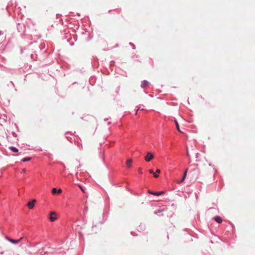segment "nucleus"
<instances>
[{
    "mask_svg": "<svg viewBox=\"0 0 255 255\" xmlns=\"http://www.w3.org/2000/svg\"><path fill=\"white\" fill-rule=\"evenodd\" d=\"M57 219L56 213L55 212L50 213L49 220L51 222H54Z\"/></svg>",
    "mask_w": 255,
    "mask_h": 255,
    "instance_id": "f03ea898",
    "label": "nucleus"
},
{
    "mask_svg": "<svg viewBox=\"0 0 255 255\" xmlns=\"http://www.w3.org/2000/svg\"><path fill=\"white\" fill-rule=\"evenodd\" d=\"M214 219L216 222L218 223H221L222 222V219L219 216H216L214 218Z\"/></svg>",
    "mask_w": 255,
    "mask_h": 255,
    "instance_id": "0eeeda50",
    "label": "nucleus"
},
{
    "mask_svg": "<svg viewBox=\"0 0 255 255\" xmlns=\"http://www.w3.org/2000/svg\"><path fill=\"white\" fill-rule=\"evenodd\" d=\"M67 42H69V39H67Z\"/></svg>",
    "mask_w": 255,
    "mask_h": 255,
    "instance_id": "c85d7f7f",
    "label": "nucleus"
},
{
    "mask_svg": "<svg viewBox=\"0 0 255 255\" xmlns=\"http://www.w3.org/2000/svg\"><path fill=\"white\" fill-rule=\"evenodd\" d=\"M22 172H25L26 169H23L22 170Z\"/></svg>",
    "mask_w": 255,
    "mask_h": 255,
    "instance_id": "a878e982",
    "label": "nucleus"
},
{
    "mask_svg": "<svg viewBox=\"0 0 255 255\" xmlns=\"http://www.w3.org/2000/svg\"><path fill=\"white\" fill-rule=\"evenodd\" d=\"M3 34V32L1 30H0V36L2 35Z\"/></svg>",
    "mask_w": 255,
    "mask_h": 255,
    "instance_id": "b1692460",
    "label": "nucleus"
},
{
    "mask_svg": "<svg viewBox=\"0 0 255 255\" xmlns=\"http://www.w3.org/2000/svg\"><path fill=\"white\" fill-rule=\"evenodd\" d=\"M149 83L148 81L144 80L141 82L140 86L142 88H144L146 86L149 85Z\"/></svg>",
    "mask_w": 255,
    "mask_h": 255,
    "instance_id": "20e7f679",
    "label": "nucleus"
},
{
    "mask_svg": "<svg viewBox=\"0 0 255 255\" xmlns=\"http://www.w3.org/2000/svg\"><path fill=\"white\" fill-rule=\"evenodd\" d=\"M120 86H118V87H117V88L116 89V91H115L116 93L117 94H118V95L119 94V91H120Z\"/></svg>",
    "mask_w": 255,
    "mask_h": 255,
    "instance_id": "f3484780",
    "label": "nucleus"
},
{
    "mask_svg": "<svg viewBox=\"0 0 255 255\" xmlns=\"http://www.w3.org/2000/svg\"><path fill=\"white\" fill-rule=\"evenodd\" d=\"M11 82V84L13 85V82Z\"/></svg>",
    "mask_w": 255,
    "mask_h": 255,
    "instance_id": "c756f323",
    "label": "nucleus"
},
{
    "mask_svg": "<svg viewBox=\"0 0 255 255\" xmlns=\"http://www.w3.org/2000/svg\"><path fill=\"white\" fill-rule=\"evenodd\" d=\"M77 85V86H78L79 87H80V85L79 84V83H78V82H74L73 83H72L71 85H70V86H69V88H72V87H73L74 85Z\"/></svg>",
    "mask_w": 255,
    "mask_h": 255,
    "instance_id": "4468645a",
    "label": "nucleus"
},
{
    "mask_svg": "<svg viewBox=\"0 0 255 255\" xmlns=\"http://www.w3.org/2000/svg\"><path fill=\"white\" fill-rule=\"evenodd\" d=\"M132 160L131 159H128L126 162V165L128 167H130L131 165Z\"/></svg>",
    "mask_w": 255,
    "mask_h": 255,
    "instance_id": "6e6552de",
    "label": "nucleus"
},
{
    "mask_svg": "<svg viewBox=\"0 0 255 255\" xmlns=\"http://www.w3.org/2000/svg\"><path fill=\"white\" fill-rule=\"evenodd\" d=\"M154 157L153 155L150 152H147V155L145 156V160L147 162L150 161Z\"/></svg>",
    "mask_w": 255,
    "mask_h": 255,
    "instance_id": "f257e3e1",
    "label": "nucleus"
},
{
    "mask_svg": "<svg viewBox=\"0 0 255 255\" xmlns=\"http://www.w3.org/2000/svg\"><path fill=\"white\" fill-rule=\"evenodd\" d=\"M175 124H176V128H177V130L181 133H183L180 129L179 128V125H178V123H177V122L176 121H175Z\"/></svg>",
    "mask_w": 255,
    "mask_h": 255,
    "instance_id": "2eb2a0df",
    "label": "nucleus"
},
{
    "mask_svg": "<svg viewBox=\"0 0 255 255\" xmlns=\"http://www.w3.org/2000/svg\"><path fill=\"white\" fill-rule=\"evenodd\" d=\"M36 202V200L35 199L32 200L30 202H28L27 207L29 209H32L35 205V203Z\"/></svg>",
    "mask_w": 255,
    "mask_h": 255,
    "instance_id": "7ed1b4c3",
    "label": "nucleus"
},
{
    "mask_svg": "<svg viewBox=\"0 0 255 255\" xmlns=\"http://www.w3.org/2000/svg\"><path fill=\"white\" fill-rule=\"evenodd\" d=\"M148 193L150 194H152V195H153V193H154V192H153V191H151L150 190H148Z\"/></svg>",
    "mask_w": 255,
    "mask_h": 255,
    "instance_id": "aec40b11",
    "label": "nucleus"
},
{
    "mask_svg": "<svg viewBox=\"0 0 255 255\" xmlns=\"http://www.w3.org/2000/svg\"><path fill=\"white\" fill-rule=\"evenodd\" d=\"M30 57H31V58L32 59H33V60H36L37 59V54H36L34 52L33 53H31L30 54Z\"/></svg>",
    "mask_w": 255,
    "mask_h": 255,
    "instance_id": "9d476101",
    "label": "nucleus"
},
{
    "mask_svg": "<svg viewBox=\"0 0 255 255\" xmlns=\"http://www.w3.org/2000/svg\"><path fill=\"white\" fill-rule=\"evenodd\" d=\"M9 149L14 152H17L18 150L15 147L11 146L9 147Z\"/></svg>",
    "mask_w": 255,
    "mask_h": 255,
    "instance_id": "ddd939ff",
    "label": "nucleus"
},
{
    "mask_svg": "<svg viewBox=\"0 0 255 255\" xmlns=\"http://www.w3.org/2000/svg\"><path fill=\"white\" fill-rule=\"evenodd\" d=\"M112 11V10H109V12H110Z\"/></svg>",
    "mask_w": 255,
    "mask_h": 255,
    "instance_id": "bb28decb",
    "label": "nucleus"
},
{
    "mask_svg": "<svg viewBox=\"0 0 255 255\" xmlns=\"http://www.w3.org/2000/svg\"><path fill=\"white\" fill-rule=\"evenodd\" d=\"M129 44L130 45H131L132 47V49H135V45L133 43H132V42H130L129 43Z\"/></svg>",
    "mask_w": 255,
    "mask_h": 255,
    "instance_id": "a211bd4d",
    "label": "nucleus"
},
{
    "mask_svg": "<svg viewBox=\"0 0 255 255\" xmlns=\"http://www.w3.org/2000/svg\"><path fill=\"white\" fill-rule=\"evenodd\" d=\"M31 160V157H26L22 159L23 162L28 161Z\"/></svg>",
    "mask_w": 255,
    "mask_h": 255,
    "instance_id": "dca6fc26",
    "label": "nucleus"
},
{
    "mask_svg": "<svg viewBox=\"0 0 255 255\" xmlns=\"http://www.w3.org/2000/svg\"><path fill=\"white\" fill-rule=\"evenodd\" d=\"M164 193V191L154 192V193H153V195L159 196V195L163 194Z\"/></svg>",
    "mask_w": 255,
    "mask_h": 255,
    "instance_id": "9b49d317",
    "label": "nucleus"
},
{
    "mask_svg": "<svg viewBox=\"0 0 255 255\" xmlns=\"http://www.w3.org/2000/svg\"><path fill=\"white\" fill-rule=\"evenodd\" d=\"M22 239V238H21L19 240H13V239H8V240L13 244H17Z\"/></svg>",
    "mask_w": 255,
    "mask_h": 255,
    "instance_id": "1a4fd4ad",
    "label": "nucleus"
},
{
    "mask_svg": "<svg viewBox=\"0 0 255 255\" xmlns=\"http://www.w3.org/2000/svg\"><path fill=\"white\" fill-rule=\"evenodd\" d=\"M20 25V23H17V30H18V31H20V30L19 29V27H19Z\"/></svg>",
    "mask_w": 255,
    "mask_h": 255,
    "instance_id": "412c9836",
    "label": "nucleus"
},
{
    "mask_svg": "<svg viewBox=\"0 0 255 255\" xmlns=\"http://www.w3.org/2000/svg\"><path fill=\"white\" fill-rule=\"evenodd\" d=\"M38 48L40 49V50L41 49L40 47H39V46Z\"/></svg>",
    "mask_w": 255,
    "mask_h": 255,
    "instance_id": "cd10ccee",
    "label": "nucleus"
},
{
    "mask_svg": "<svg viewBox=\"0 0 255 255\" xmlns=\"http://www.w3.org/2000/svg\"><path fill=\"white\" fill-rule=\"evenodd\" d=\"M51 192L53 194H55L56 193L60 194L62 193V190L61 189H59L57 190L56 188H53L52 189Z\"/></svg>",
    "mask_w": 255,
    "mask_h": 255,
    "instance_id": "423d86ee",
    "label": "nucleus"
},
{
    "mask_svg": "<svg viewBox=\"0 0 255 255\" xmlns=\"http://www.w3.org/2000/svg\"><path fill=\"white\" fill-rule=\"evenodd\" d=\"M149 172L150 174H153L155 178H157L158 177V175L157 174H156L155 173H154L153 170L152 169H150L149 170Z\"/></svg>",
    "mask_w": 255,
    "mask_h": 255,
    "instance_id": "f8f14e48",
    "label": "nucleus"
},
{
    "mask_svg": "<svg viewBox=\"0 0 255 255\" xmlns=\"http://www.w3.org/2000/svg\"><path fill=\"white\" fill-rule=\"evenodd\" d=\"M188 169H186L184 172V175H183V177L180 181H178L177 182L178 184H180L184 182L185 179L186 178L187 173Z\"/></svg>",
    "mask_w": 255,
    "mask_h": 255,
    "instance_id": "39448f33",
    "label": "nucleus"
},
{
    "mask_svg": "<svg viewBox=\"0 0 255 255\" xmlns=\"http://www.w3.org/2000/svg\"><path fill=\"white\" fill-rule=\"evenodd\" d=\"M78 186L83 193L85 192V190L81 185H78Z\"/></svg>",
    "mask_w": 255,
    "mask_h": 255,
    "instance_id": "6ab92c4d",
    "label": "nucleus"
},
{
    "mask_svg": "<svg viewBox=\"0 0 255 255\" xmlns=\"http://www.w3.org/2000/svg\"><path fill=\"white\" fill-rule=\"evenodd\" d=\"M160 173V170L159 169H157L156 170V174H157V173Z\"/></svg>",
    "mask_w": 255,
    "mask_h": 255,
    "instance_id": "4be33fe9",
    "label": "nucleus"
},
{
    "mask_svg": "<svg viewBox=\"0 0 255 255\" xmlns=\"http://www.w3.org/2000/svg\"><path fill=\"white\" fill-rule=\"evenodd\" d=\"M74 42H71V43H70V45L71 46H73V45H74Z\"/></svg>",
    "mask_w": 255,
    "mask_h": 255,
    "instance_id": "393cba45",
    "label": "nucleus"
},
{
    "mask_svg": "<svg viewBox=\"0 0 255 255\" xmlns=\"http://www.w3.org/2000/svg\"><path fill=\"white\" fill-rule=\"evenodd\" d=\"M138 172L139 173L142 174L141 169L140 168L138 169Z\"/></svg>",
    "mask_w": 255,
    "mask_h": 255,
    "instance_id": "5701e85b",
    "label": "nucleus"
}]
</instances>
